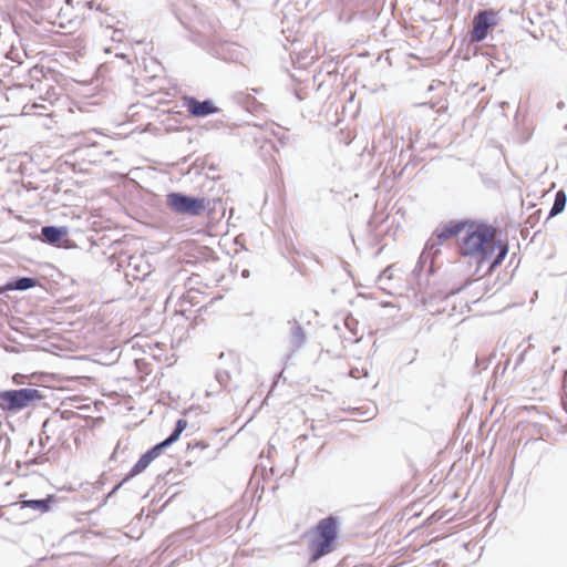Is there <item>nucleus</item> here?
<instances>
[{
  "instance_id": "nucleus-1",
  "label": "nucleus",
  "mask_w": 567,
  "mask_h": 567,
  "mask_svg": "<svg viewBox=\"0 0 567 567\" xmlns=\"http://www.w3.org/2000/svg\"><path fill=\"white\" fill-rule=\"evenodd\" d=\"M496 234V228L491 225L468 220L465 233L458 241V255L467 258L477 268L489 262V270H494L508 252V245L497 240Z\"/></svg>"
},
{
  "instance_id": "nucleus-2",
  "label": "nucleus",
  "mask_w": 567,
  "mask_h": 567,
  "mask_svg": "<svg viewBox=\"0 0 567 567\" xmlns=\"http://www.w3.org/2000/svg\"><path fill=\"white\" fill-rule=\"evenodd\" d=\"M338 538V520L329 516L321 519L310 533L308 550L310 561H317L321 557L332 553Z\"/></svg>"
},
{
  "instance_id": "nucleus-3",
  "label": "nucleus",
  "mask_w": 567,
  "mask_h": 567,
  "mask_svg": "<svg viewBox=\"0 0 567 567\" xmlns=\"http://www.w3.org/2000/svg\"><path fill=\"white\" fill-rule=\"evenodd\" d=\"M44 399L43 392L34 388L2 390L0 410L6 414H17L27 409H37Z\"/></svg>"
},
{
  "instance_id": "nucleus-4",
  "label": "nucleus",
  "mask_w": 567,
  "mask_h": 567,
  "mask_svg": "<svg viewBox=\"0 0 567 567\" xmlns=\"http://www.w3.org/2000/svg\"><path fill=\"white\" fill-rule=\"evenodd\" d=\"M209 204L210 200L207 197L192 196L179 192H171L166 195L167 207L177 215L200 216L209 207Z\"/></svg>"
},
{
  "instance_id": "nucleus-5",
  "label": "nucleus",
  "mask_w": 567,
  "mask_h": 567,
  "mask_svg": "<svg viewBox=\"0 0 567 567\" xmlns=\"http://www.w3.org/2000/svg\"><path fill=\"white\" fill-rule=\"evenodd\" d=\"M499 22L498 12L489 9L480 11L473 19V28L470 37L472 42L483 41L489 29L496 27Z\"/></svg>"
},
{
  "instance_id": "nucleus-6",
  "label": "nucleus",
  "mask_w": 567,
  "mask_h": 567,
  "mask_svg": "<svg viewBox=\"0 0 567 567\" xmlns=\"http://www.w3.org/2000/svg\"><path fill=\"white\" fill-rule=\"evenodd\" d=\"M468 220H450L440 225L433 233L430 241L432 246H441L446 240L457 237L461 233H465Z\"/></svg>"
},
{
  "instance_id": "nucleus-7",
  "label": "nucleus",
  "mask_w": 567,
  "mask_h": 567,
  "mask_svg": "<svg viewBox=\"0 0 567 567\" xmlns=\"http://www.w3.org/2000/svg\"><path fill=\"white\" fill-rule=\"evenodd\" d=\"M69 229L65 226L47 225L41 228L39 239L48 245L68 248L70 239Z\"/></svg>"
},
{
  "instance_id": "nucleus-8",
  "label": "nucleus",
  "mask_w": 567,
  "mask_h": 567,
  "mask_svg": "<svg viewBox=\"0 0 567 567\" xmlns=\"http://www.w3.org/2000/svg\"><path fill=\"white\" fill-rule=\"evenodd\" d=\"M183 104L193 117H206L219 111L210 99L200 101L194 96H185Z\"/></svg>"
},
{
  "instance_id": "nucleus-9",
  "label": "nucleus",
  "mask_w": 567,
  "mask_h": 567,
  "mask_svg": "<svg viewBox=\"0 0 567 567\" xmlns=\"http://www.w3.org/2000/svg\"><path fill=\"white\" fill-rule=\"evenodd\" d=\"M166 450L165 445L162 442L156 443L151 449H148L145 453H143L137 462L132 466V468L127 473V478H133L136 475L144 472L148 465L158 457L162 452Z\"/></svg>"
},
{
  "instance_id": "nucleus-10",
  "label": "nucleus",
  "mask_w": 567,
  "mask_h": 567,
  "mask_svg": "<svg viewBox=\"0 0 567 567\" xmlns=\"http://www.w3.org/2000/svg\"><path fill=\"white\" fill-rule=\"evenodd\" d=\"M37 286H40V280L35 277H11L4 285L0 286V295H3L8 291H27Z\"/></svg>"
},
{
  "instance_id": "nucleus-11",
  "label": "nucleus",
  "mask_w": 567,
  "mask_h": 567,
  "mask_svg": "<svg viewBox=\"0 0 567 567\" xmlns=\"http://www.w3.org/2000/svg\"><path fill=\"white\" fill-rule=\"evenodd\" d=\"M258 471L261 472L262 493L269 492L276 494L277 491L280 488L279 480L282 477V474L280 476H277L276 468L274 466H270L269 468H267L266 466H261L260 468L256 467L255 475L258 473Z\"/></svg>"
},
{
  "instance_id": "nucleus-12",
  "label": "nucleus",
  "mask_w": 567,
  "mask_h": 567,
  "mask_svg": "<svg viewBox=\"0 0 567 567\" xmlns=\"http://www.w3.org/2000/svg\"><path fill=\"white\" fill-rule=\"evenodd\" d=\"M220 59L230 62L244 63L247 51L245 48L235 43H224L217 51Z\"/></svg>"
},
{
  "instance_id": "nucleus-13",
  "label": "nucleus",
  "mask_w": 567,
  "mask_h": 567,
  "mask_svg": "<svg viewBox=\"0 0 567 567\" xmlns=\"http://www.w3.org/2000/svg\"><path fill=\"white\" fill-rule=\"evenodd\" d=\"M290 350L296 352L300 350L308 340L307 328L297 320L290 321Z\"/></svg>"
},
{
  "instance_id": "nucleus-14",
  "label": "nucleus",
  "mask_w": 567,
  "mask_h": 567,
  "mask_svg": "<svg viewBox=\"0 0 567 567\" xmlns=\"http://www.w3.org/2000/svg\"><path fill=\"white\" fill-rule=\"evenodd\" d=\"M54 501V495H48L45 498L39 499H20L17 504L20 506L21 509L30 508L43 514L48 513L51 509V505Z\"/></svg>"
},
{
  "instance_id": "nucleus-15",
  "label": "nucleus",
  "mask_w": 567,
  "mask_h": 567,
  "mask_svg": "<svg viewBox=\"0 0 567 567\" xmlns=\"http://www.w3.org/2000/svg\"><path fill=\"white\" fill-rule=\"evenodd\" d=\"M566 200H567V197H566L565 192L558 190L556 193L555 202L550 209L549 217H554V216L560 214L565 209Z\"/></svg>"
},
{
  "instance_id": "nucleus-16",
  "label": "nucleus",
  "mask_w": 567,
  "mask_h": 567,
  "mask_svg": "<svg viewBox=\"0 0 567 567\" xmlns=\"http://www.w3.org/2000/svg\"><path fill=\"white\" fill-rule=\"evenodd\" d=\"M237 101L243 104V106L248 110V111H252V110H256L257 106L259 105L258 101L256 100L255 96H251L249 94H244V93H239L237 95Z\"/></svg>"
},
{
  "instance_id": "nucleus-17",
  "label": "nucleus",
  "mask_w": 567,
  "mask_h": 567,
  "mask_svg": "<svg viewBox=\"0 0 567 567\" xmlns=\"http://www.w3.org/2000/svg\"><path fill=\"white\" fill-rule=\"evenodd\" d=\"M215 378L221 388H224L226 390H230V388H229L230 374L227 370L218 369L215 373Z\"/></svg>"
},
{
  "instance_id": "nucleus-18",
  "label": "nucleus",
  "mask_w": 567,
  "mask_h": 567,
  "mask_svg": "<svg viewBox=\"0 0 567 567\" xmlns=\"http://www.w3.org/2000/svg\"><path fill=\"white\" fill-rule=\"evenodd\" d=\"M182 433L176 430L175 427L171 432V434L162 441V443L165 445V447H169L172 444H174L178 439L181 437Z\"/></svg>"
},
{
  "instance_id": "nucleus-19",
  "label": "nucleus",
  "mask_w": 567,
  "mask_h": 567,
  "mask_svg": "<svg viewBox=\"0 0 567 567\" xmlns=\"http://www.w3.org/2000/svg\"><path fill=\"white\" fill-rule=\"evenodd\" d=\"M131 478H127V474L124 476L122 481H120L107 494V497L113 496L125 483H127Z\"/></svg>"
},
{
  "instance_id": "nucleus-20",
  "label": "nucleus",
  "mask_w": 567,
  "mask_h": 567,
  "mask_svg": "<svg viewBox=\"0 0 567 567\" xmlns=\"http://www.w3.org/2000/svg\"><path fill=\"white\" fill-rule=\"evenodd\" d=\"M207 446H208V444L205 443L204 441H195L194 443L189 442L187 444V450H190V449L205 450Z\"/></svg>"
},
{
  "instance_id": "nucleus-21",
  "label": "nucleus",
  "mask_w": 567,
  "mask_h": 567,
  "mask_svg": "<svg viewBox=\"0 0 567 567\" xmlns=\"http://www.w3.org/2000/svg\"><path fill=\"white\" fill-rule=\"evenodd\" d=\"M176 430H178L181 433H183L185 431V429L187 427V421L184 420V419H178L175 423V426H174Z\"/></svg>"
},
{
  "instance_id": "nucleus-22",
  "label": "nucleus",
  "mask_w": 567,
  "mask_h": 567,
  "mask_svg": "<svg viewBox=\"0 0 567 567\" xmlns=\"http://www.w3.org/2000/svg\"><path fill=\"white\" fill-rule=\"evenodd\" d=\"M25 375L17 373L13 375V383L16 384H23L25 382Z\"/></svg>"
},
{
  "instance_id": "nucleus-23",
  "label": "nucleus",
  "mask_w": 567,
  "mask_h": 567,
  "mask_svg": "<svg viewBox=\"0 0 567 567\" xmlns=\"http://www.w3.org/2000/svg\"><path fill=\"white\" fill-rule=\"evenodd\" d=\"M74 415H76V413L71 410H64L61 412V417L64 420H70Z\"/></svg>"
},
{
  "instance_id": "nucleus-24",
  "label": "nucleus",
  "mask_w": 567,
  "mask_h": 567,
  "mask_svg": "<svg viewBox=\"0 0 567 567\" xmlns=\"http://www.w3.org/2000/svg\"><path fill=\"white\" fill-rule=\"evenodd\" d=\"M122 31L121 30H115L114 31V35H113V39L115 40H121L120 35H122Z\"/></svg>"
},
{
  "instance_id": "nucleus-25",
  "label": "nucleus",
  "mask_w": 567,
  "mask_h": 567,
  "mask_svg": "<svg viewBox=\"0 0 567 567\" xmlns=\"http://www.w3.org/2000/svg\"><path fill=\"white\" fill-rule=\"evenodd\" d=\"M117 449H118V445L116 446V449L114 450L113 454L111 455V460L115 458V454H116Z\"/></svg>"
},
{
  "instance_id": "nucleus-26",
  "label": "nucleus",
  "mask_w": 567,
  "mask_h": 567,
  "mask_svg": "<svg viewBox=\"0 0 567 567\" xmlns=\"http://www.w3.org/2000/svg\"><path fill=\"white\" fill-rule=\"evenodd\" d=\"M278 378H281L284 375V368L278 372Z\"/></svg>"
},
{
  "instance_id": "nucleus-27",
  "label": "nucleus",
  "mask_w": 567,
  "mask_h": 567,
  "mask_svg": "<svg viewBox=\"0 0 567 567\" xmlns=\"http://www.w3.org/2000/svg\"><path fill=\"white\" fill-rule=\"evenodd\" d=\"M90 9L94 8L93 1L87 2Z\"/></svg>"
},
{
  "instance_id": "nucleus-28",
  "label": "nucleus",
  "mask_w": 567,
  "mask_h": 567,
  "mask_svg": "<svg viewBox=\"0 0 567 567\" xmlns=\"http://www.w3.org/2000/svg\"><path fill=\"white\" fill-rule=\"evenodd\" d=\"M248 274H249V271H248V270H244V271H243V276H244V277L248 276Z\"/></svg>"
},
{
  "instance_id": "nucleus-29",
  "label": "nucleus",
  "mask_w": 567,
  "mask_h": 567,
  "mask_svg": "<svg viewBox=\"0 0 567 567\" xmlns=\"http://www.w3.org/2000/svg\"><path fill=\"white\" fill-rule=\"evenodd\" d=\"M27 109H28V105H24V110H27ZM24 113H25V114H29V113H30V111H24Z\"/></svg>"
}]
</instances>
